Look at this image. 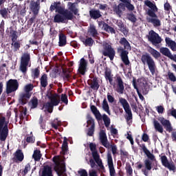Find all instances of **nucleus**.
I'll return each instance as SVG.
<instances>
[{"instance_id": "1", "label": "nucleus", "mask_w": 176, "mask_h": 176, "mask_svg": "<svg viewBox=\"0 0 176 176\" xmlns=\"http://www.w3.org/2000/svg\"><path fill=\"white\" fill-rule=\"evenodd\" d=\"M119 45L121 46L117 48V53L120 54V58L124 65H130V60L129 59V52L131 50L130 43L125 37H121L119 41Z\"/></svg>"}, {"instance_id": "2", "label": "nucleus", "mask_w": 176, "mask_h": 176, "mask_svg": "<svg viewBox=\"0 0 176 176\" xmlns=\"http://www.w3.org/2000/svg\"><path fill=\"white\" fill-rule=\"evenodd\" d=\"M89 148L92 153L93 157L89 159V164L91 166V168H94L96 164H98L100 170H102L103 171L105 170V166H104V164H102V160H101L98 152H97V146L96 145V144L90 143Z\"/></svg>"}, {"instance_id": "3", "label": "nucleus", "mask_w": 176, "mask_h": 176, "mask_svg": "<svg viewBox=\"0 0 176 176\" xmlns=\"http://www.w3.org/2000/svg\"><path fill=\"white\" fill-rule=\"evenodd\" d=\"M136 142L140 148H142L144 153H145V155H146L147 157L148 158L145 160L144 162L145 168L142 169L143 174L145 176H148V171H151V170H152V162L155 159V155L148 151V149L146 148V146H145V144H140V142H138V140H136Z\"/></svg>"}, {"instance_id": "4", "label": "nucleus", "mask_w": 176, "mask_h": 176, "mask_svg": "<svg viewBox=\"0 0 176 176\" xmlns=\"http://www.w3.org/2000/svg\"><path fill=\"white\" fill-rule=\"evenodd\" d=\"M140 60L143 65H148L151 74L155 75V72H156V63H155L153 58L148 53L146 52L142 55Z\"/></svg>"}, {"instance_id": "5", "label": "nucleus", "mask_w": 176, "mask_h": 176, "mask_svg": "<svg viewBox=\"0 0 176 176\" xmlns=\"http://www.w3.org/2000/svg\"><path fill=\"white\" fill-rule=\"evenodd\" d=\"M6 117L0 114V141H6L8 135H9V129L8 128Z\"/></svg>"}, {"instance_id": "6", "label": "nucleus", "mask_w": 176, "mask_h": 176, "mask_svg": "<svg viewBox=\"0 0 176 176\" xmlns=\"http://www.w3.org/2000/svg\"><path fill=\"white\" fill-rule=\"evenodd\" d=\"M34 89V85L29 84L27 85L25 87V93H23L20 95L19 101L21 104V105H25L27 102H28V100L30 98H31L32 94L30 93V91H32Z\"/></svg>"}, {"instance_id": "7", "label": "nucleus", "mask_w": 176, "mask_h": 176, "mask_svg": "<svg viewBox=\"0 0 176 176\" xmlns=\"http://www.w3.org/2000/svg\"><path fill=\"white\" fill-rule=\"evenodd\" d=\"M31 61V54L28 52H24L21 57V65H20V71L23 74H27L28 67Z\"/></svg>"}, {"instance_id": "8", "label": "nucleus", "mask_w": 176, "mask_h": 176, "mask_svg": "<svg viewBox=\"0 0 176 176\" xmlns=\"http://www.w3.org/2000/svg\"><path fill=\"white\" fill-rule=\"evenodd\" d=\"M102 54L104 56V57H109L111 61H113V58H115L116 52L115 51V49L112 47V45H111V44L106 43L103 45Z\"/></svg>"}, {"instance_id": "9", "label": "nucleus", "mask_w": 176, "mask_h": 176, "mask_svg": "<svg viewBox=\"0 0 176 176\" xmlns=\"http://www.w3.org/2000/svg\"><path fill=\"white\" fill-rule=\"evenodd\" d=\"M119 102L121 104L125 113L127 115L126 117V122H130V120L133 119V113L131 112V108H130L129 102H127V100L124 99V98H120Z\"/></svg>"}, {"instance_id": "10", "label": "nucleus", "mask_w": 176, "mask_h": 176, "mask_svg": "<svg viewBox=\"0 0 176 176\" xmlns=\"http://www.w3.org/2000/svg\"><path fill=\"white\" fill-rule=\"evenodd\" d=\"M112 83L115 84V87H116V91L120 94H123L124 93V82H123V78L119 74H116L114 76V81Z\"/></svg>"}, {"instance_id": "11", "label": "nucleus", "mask_w": 176, "mask_h": 176, "mask_svg": "<svg viewBox=\"0 0 176 176\" xmlns=\"http://www.w3.org/2000/svg\"><path fill=\"white\" fill-rule=\"evenodd\" d=\"M147 14L151 18L147 19L148 23H151L154 27H160L162 25V22L160 19H157V15L155 11L152 10H148Z\"/></svg>"}, {"instance_id": "12", "label": "nucleus", "mask_w": 176, "mask_h": 176, "mask_svg": "<svg viewBox=\"0 0 176 176\" xmlns=\"http://www.w3.org/2000/svg\"><path fill=\"white\" fill-rule=\"evenodd\" d=\"M19 89V81L16 79H10L6 82V93L10 94Z\"/></svg>"}, {"instance_id": "13", "label": "nucleus", "mask_w": 176, "mask_h": 176, "mask_svg": "<svg viewBox=\"0 0 176 176\" xmlns=\"http://www.w3.org/2000/svg\"><path fill=\"white\" fill-rule=\"evenodd\" d=\"M149 36H148V39L153 45L156 46V45H159V43H162V37L159 36L156 32L153 30H151L149 32Z\"/></svg>"}, {"instance_id": "14", "label": "nucleus", "mask_w": 176, "mask_h": 176, "mask_svg": "<svg viewBox=\"0 0 176 176\" xmlns=\"http://www.w3.org/2000/svg\"><path fill=\"white\" fill-rule=\"evenodd\" d=\"M56 12H58V14L64 16L67 20H74V14L68 10H65L61 7V6L56 10Z\"/></svg>"}, {"instance_id": "15", "label": "nucleus", "mask_w": 176, "mask_h": 176, "mask_svg": "<svg viewBox=\"0 0 176 176\" xmlns=\"http://www.w3.org/2000/svg\"><path fill=\"white\" fill-rule=\"evenodd\" d=\"M30 9L33 14L38 15L41 10V0L31 1L30 4Z\"/></svg>"}, {"instance_id": "16", "label": "nucleus", "mask_w": 176, "mask_h": 176, "mask_svg": "<svg viewBox=\"0 0 176 176\" xmlns=\"http://www.w3.org/2000/svg\"><path fill=\"white\" fill-rule=\"evenodd\" d=\"M161 162H162V166H164V167H166V168H168V170H170V171H175V164H174V162H168V160L167 159V156L166 155H163L161 157Z\"/></svg>"}, {"instance_id": "17", "label": "nucleus", "mask_w": 176, "mask_h": 176, "mask_svg": "<svg viewBox=\"0 0 176 176\" xmlns=\"http://www.w3.org/2000/svg\"><path fill=\"white\" fill-rule=\"evenodd\" d=\"M160 52L163 56L168 57V58H170V60H172V61H175V63H176V54L173 55V54H171V51H170V49L168 47H161L160 49Z\"/></svg>"}, {"instance_id": "18", "label": "nucleus", "mask_w": 176, "mask_h": 176, "mask_svg": "<svg viewBox=\"0 0 176 176\" xmlns=\"http://www.w3.org/2000/svg\"><path fill=\"white\" fill-rule=\"evenodd\" d=\"M60 101L61 100H50V102H46L43 107L47 111V112H49V113H52V112H53L54 107H57V105L60 104Z\"/></svg>"}, {"instance_id": "19", "label": "nucleus", "mask_w": 176, "mask_h": 176, "mask_svg": "<svg viewBox=\"0 0 176 176\" xmlns=\"http://www.w3.org/2000/svg\"><path fill=\"white\" fill-rule=\"evenodd\" d=\"M100 140L104 148H109V143L108 142V138L107 137V133L105 131L101 130L99 133Z\"/></svg>"}, {"instance_id": "20", "label": "nucleus", "mask_w": 176, "mask_h": 176, "mask_svg": "<svg viewBox=\"0 0 176 176\" xmlns=\"http://www.w3.org/2000/svg\"><path fill=\"white\" fill-rule=\"evenodd\" d=\"M87 69V61L85 58H82L80 60V64L78 67V72L80 75H85L86 71Z\"/></svg>"}, {"instance_id": "21", "label": "nucleus", "mask_w": 176, "mask_h": 176, "mask_svg": "<svg viewBox=\"0 0 176 176\" xmlns=\"http://www.w3.org/2000/svg\"><path fill=\"white\" fill-rule=\"evenodd\" d=\"M46 97H47V98L50 100V101H60L58 94H56L54 90L50 89H47Z\"/></svg>"}, {"instance_id": "22", "label": "nucleus", "mask_w": 176, "mask_h": 176, "mask_svg": "<svg viewBox=\"0 0 176 176\" xmlns=\"http://www.w3.org/2000/svg\"><path fill=\"white\" fill-rule=\"evenodd\" d=\"M54 170L57 173L58 176H67V173H65V171H67V169L65 168V165L56 164L54 166Z\"/></svg>"}, {"instance_id": "23", "label": "nucleus", "mask_w": 176, "mask_h": 176, "mask_svg": "<svg viewBox=\"0 0 176 176\" xmlns=\"http://www.w3.org/2000/svg\"><path fill=\"white\" fill-rule=\"evenodd\" d=\"M160 122L166 131H168V133H171V131H173V126H171L170 120H166L164 118H162L160 119Z\"/></svg>"}, {"instance_id": "24", "label": "nucleus", "mask_w": 176, "mask_h": 176, "mask_svg": "<svg viewBox=\"0 0 176 176\" xmlns=\"http://www.w3.org/2000/svg\"><path fill=\"white\" fill-rule=\"evenodd\" d=\"M116 25H118L119 31L122 32L125 36L129 34V28H127V26L122 21H117Z\"/></svg>"}, {"instance_id": "25", "label": "nucleus", "mask_w": 176, "mask_h": 176, "mask_svg": "<svg viewBox=\"0 0 176 176\" xmlns=\"http://www.w3.org/2000/svg\"><path fill=\"white\" fill-rule=\"evenodd\" d=\"M68 10L75 16H79V10L76 8V3H68Z\"/></svg>"}, {"instance_id": "26", "label": "nucleus", "mask_w": 176, "mask_h": 176, "mask_svg": "<svg viewBox=\"0 0 176 176\" xmlns=\"http://www.w3.org/2000/svg\"><path fill=\"white\" fill-rule=\"evenodd\" d=\"M40 176H53V170H52V167L49 165L44 166Z\"/></svg>"}, {"instance_id": "27", "label": "nucleus", "mask_w": 176, "mask_h": 176, "mask_svg": "<svg viewBox=\"0 0 176 176\" xmlns=\"http://www.w3.org/2000/svg\"><path fill=\"white\" fill-rule=\"evenodd\" d=\"M47 85H49V82L47 81V75L46 74H43L40 78L41 89H46V87H47Z\"/></svg>"}, {"instance_id": "28", "label": "nucleus", "mask_w": 176, "mask_h": 176, "mask_svg": "<svg viewBox=\"0 0 176 176\" xmlns=\"http://www.w3.org/2000/svg\"><path fill=\"white\" fill-rule=\"evenodd\" d=\"M88 85L92 90H96L97 91V90L100 89V84L98 83V78H97V77L91 80V82H89Z\"/></svg>"}, {"instance_id": "29", "label": "nucleus", "mask_w": 176, "mask_h": 176, "mask_svg": "<svg viewBox=\"0 0 176 176\" xmlns=\"http://www.w3.org/2000/svg\"><path fill=\"white\" fill-rule=\"evenodd\" d=\"M148 53L152 55V57L155 60H159L160 57H162V54L159 52V51L156 50L155 49L153 48L152 47H149L148 49Z\"/></svg>"}, {"instance_id": "30", "label": "nucleus", "mask_w": 176, "mask_h": 176, "mask_svg": "<svg viewBox=\"0 0 176 176\" xmlns=\"http://www.w3.org/2000/svg\"><path fill=\"white\" fill-rule=\"evenodd\" d=\"M165 42L168 46V47H170V49L172 50V52H176V43L175 41L171 40L170 37L165 38Z\"/></svg>"}, {"instance_id": "31", "label": "nucleus", "mask_w": 176, "mask_h": 176, "mask_svg": "<svg viewBox=\"0 0 176 176\" xmlns=\"http://www.w3.org/2000/svg\"><path fill=\"white\" fill-rule=\"evenodd\" d=\"M89 16L91 19H93L94 20H97V19H100V17L102 16L100 10H91L89 11Z\"/></svg>"}, {"instance_id": "32", "label": "nucleus", "mask_w": 176, "mask_h": 176, "mask_svg": "<svg viewBox=\"0 0 176 176\" xmlns=\"http://www.w3.org/2000/svg\"><path fill=\"white\" fill-rule=\"evenodd\" d=\"M91 111L92 113H94L97 120H101V119H102V116H101V113H100V111H98V109L95 105L91 106Z\"/></svg>"}, {"instance_id": "33", "label": "nucleus", "mask_w": 176, "mask_h": 176, "mask_svg": "<svg viewBox=\"0 0 176 176\" xmlns=\"http://www.w3.org/2000/svg\"><path fill=\"white\" fill-rule=\"evenodd\" d=\"M59 36V41H58V46L60 47H64L65 45H67V36L63 33H60L58 34Z\"/></svg>"}, {"instance_id": "34", "label": "nucleus", "mask_w": 176, "mask_h": 176, "mask_svg": "<svg viewBox=\"0 0 176 176\" xmlns=\"http://www.w3.org/2000/svg\"><path fill=\"white\" fill-rule=\"evenodd\" d=\"M104 78L106 80H109L110 85L115 87V83H113L112 81L113 78H112V72L111 70L106 69L104 72Z\"/></svg>"}, {"instance_id": "35", "label": "nucleus", "mask_w": 176, "mask_h": 176, "mask_svg": "<svg viewBox=\"0 0 176 176\" xmlns=\"http://www.w3.org/2000/svg\"><path fill=\"white\" fill-rule=\"evenodd\" d=\"M68 20L64 15H61L60 14H56L54 16V23H58V24H60V23H65V21Z\"/></svg>"}, {"instance_id": "36", "label": "nucleus", "mask_w": 176, "mask_h": 176, "mask_svg": "<svg viewBox=\"0 0 176 176\" xmlns=\"http://www.w3.org/2000/svg\"><path fill=\"white\" fill-rule=\"evenodd\" d=\"M88 32L91 35L92 38L97 39L98 38V32L96 29V25H90Z\"/></svg>"}, {"instance_id": "37", "label": "nucleus", "mask_w": 176, "mask_h": 176, "mask_svg": "<svg viewBox=\"0 0 176 176\" xmlns=\"http://www.w3.org/2000/svg\"><path fill=\"white\" fill-rule=\"evenodd\" d=\"M120 2L124 3V8H126L128 10L133 12L134 10L135 7L133 4H131V0H120Z\"/></svg>"}, {"instance_id": "38", "label": "nucleus", "mask_w": 176, "mask_h": 176, "mask_svg": "<svg viewBox=\"0 0 176 176\" xmlns=\"http://www.w3.org/2000/svg\"><path fill=\"white\" fill-rule=\"evenodd\" d=\"M83 45L85 46H89V47H91L94 45V40L91 37H87L86 38H82L81 40Z\"/></svg>"}, {"instance_id": "39", "label": "nucleus", "mask_w": 176, "mask_h": 176, "mask_svg": "<svg viewBox=\"0 0 176 176\" xmlns=\"http://www.w3.org/2000/svg\"><path fill=\"white\" fill-rule=\"evenodd\" d=\"M122 10H124V3H120L118 6L113 7V12L116 14H122Z\"/></svg>"}, {"instance_id": "40", "label": "nucleus", "mask_w": 176, "mask_h": 176, "mask_svg": "<svg viewBox=\"0 0 176 176\" xmlns=\"http://www.w3.org/2000/svg\"><path fill=\"white\" fill-rule=\"evenodd\" d=\"M14 156L18 162H23L24 160V153L21 149H18L14 153Z\"/></svg>"}, {"instance_id": "41", "label": "nucleus", "mask_w": 176, "mask_h": 176, "mask_svg": "<svg viewBox=\"0 0 176 176\" xmlns=\"http://www.w3.org/2000/svg\"><path fill=\"white\" fill-rule=\"evenodd\" d=\"M102 30H104L105 32H108V34H116L115 29L108 25V23H103Z\"/></svg>"}, {"instance_id": "42", "label": "nucleus", "mask_w": 176, "mask_h": 176, "mask_svg": "<svg viewBox=\"0 0 176 176\" xmlns=\"http://www.w3.org/2000/svg\"><path fill=\"white\" fill-rule=\"evenodd\" d=\"M42 157V153H41V150L36 149L34 151L32 158L36 162H39Z\"/></svg>"}, {"instance_id": "43", "label": "nucleus", "mask_w": 176, "mask_h": 176, "mask_svg": "<svg viewBox=\"0 0 176 176\" xmlns=\"http://www.w3.org/2000/svg\"><path fill=\"white\" fill-rule=\"evenodd\" d=\"M144 4L146 6H148V8H150V10H153L154 12L157 11V7H156V5L153 4L152 1L146 0L144 1Z\"/></svg>"}, {"instance_id": "44", "label": "nucleus", "mask_w": 176, "mask_h": 176, "mask_svg": "<svg viewBox=\"0 0 176 176\" xmlns=\"http://www.w3.org/2000/svg\"><path fill=\"white\" fill-rule=\"evenodd\" d=\"M0 14L3 19H9V9L8 8H2L0 10Z\"/></svg>"}, {"instance_id": "45", "label": "nucleus", "mask_w": 176, "mask_h": 176, "mask_svg": "<svg viewBox=\"0 0 176 176\" xmlns=\"http://www.w3.org/2000/svg\"><path fill=\"white\" fill-rule=\"evenodd\" d=\"M153 124L155 130L159 133H163V126L159 123V122L156 120H153Z\"/></svg>"}, {"instance_id": "46", "label": "nucleus", "mask_w": 176, "mask_h": 176, "mask_svg": "<svg viewBox=\"0 0 176 176\" xmlns=\"http://www.w3.org/2000/svg\"><path fill=\"white\" fill-rule=\"evenodd\" d=\"M102 108L108 115L111 116V111H109V104H108V102L107 101V99L104 98L103 100V103H102Z\"/></svg>"}, {"instance_id": "47", "label": "nucleus", "mask_w": 176, "mask_h": 176, "mask_svg": "<svg viewBox=\"0 0 176 176\" xmlns=\"http://www.w3.org/2000/svg\"><path fill=\"white\" fill-rule=\"evenodd\" d=\"M60 6H61V3L60 1L54 2L50 6V12H54V10L56 11Z\"/></svg>"}, {"instance_id": "48", "label": "nucleus", "mask_w": 176, "mask_h": 176, "mask_svg": "<svg viewBox=\"0 0 176 176\" xmlns=\"http://www.w3.org/2000/svg\"><path fill=\"white\" fill-rule=\"evenodd\" d=\"M102 119L103 120L105 127H109V125L111 124V118H109L107 114H103Z\"/></svg>"}, {"instance_id": "49", "label": "nucleus", "mask_w": 176, "mask_h": 176, "mask_svg": "<svg viewBox=\"0 0 176 176\" xmlns=\"http://www.w3.org/2000/svg\"><path fill=\"white\" fill-rule=\"evenodd\" d=\"M11 46L13 47V52H19L21 45L19 41H12Z\"/></svg>"}, {"instance_id": "50", "label": "nucleus", "mask_w": 176, "mask_h": 176, "mask_svg": "<svg viewBox=\"0 0 176 176\" xmlns=\"http://www.w3.org/2000/svg\"><path fill=\"white\" fill-rule=\"evenodd\" d=\"M39 75H41V70H39V67L35 68L32 71V76L34 79H38V78H39Z\"/></svg>"}, {"instance_id": "51", "label": "nucleus", "mask_w": 176, "mask_h": 176, "mask_svg": "<svg viewBox=\"0 0 176 176\" xmlns=\"http://www.w3.org/2000/svg\"><path fill=\"white\" fill-rule=\"evenodd\" d=\"M31 170V164L28 163L25 166L23 170L22 171L21 174L23 176H25L28 174V171Z\"/></svg>"}, {"instance_id": "52", "label": "nucleus", "mask_w": 176, "mask_h": 176, "mask_svg": "<svg viewBox=\"0 0 176 176\" xmlns=\"http://www.w3.org/2000/svg\"><path fill=\"white\" fill-rule=\"evenodd\" d=\"M10 34H11L12 38L11 41L12 42H16L17 41V31L11 30L10 32Z\"/></svg>"}, {"instance_id": "53", "label": "nucleus", "mask_w": 176, "mask_h": 176, "mask_svg": "<svg viewBox=\"0 0 176 176\" xmlns=\"http://www.w3.org/2000/svg\"><path fill=\"white\" fill-rule=\"evenodd\" d=\"M30 134V136L26 138L25 141L28 144H34L35 142V137L32 135V132H31Z\"/></svg>"}, {"instance_id": "54", "label": "nucleus", "mask_w": 176, "mask_h": 176, "mask_svg": "<svg viewBox=\"0 0 176 176\" xmlns=\"http://www.w3.org/2000/svg\"><path fill=\"white\" fill-rule=\"evenodd\" d=\"M107 164L109 167H113V160L111 153L107 154Z\"/></svg>"}, {"instance_id": "55", "label": "nucleus", "mask_w": 176, "mask_h": 176, "mask_svg": "<svg viewBox=\"0 0 176 176\" xmlns=\"http://www.w3.org/2000/svg\"><path fill=\"white\" fill-rule=\"evenodd\" d=\"M125 170H126V174L129 176H133V168L130 164H126L125 167Z\"/></svg>"}, {"instance_id": "56", "label": "nucleus", "mask_w": 176, "mask_h": 176, "mask_svg": "<svg viewBox=\"0 0 176 176\" xmlns=\"http://www.w3.org/2000/svg\"><path fill=\"white\" fill-rule=\"evenodd\" d=\"M87 127H89V126H90V124L91 126H94V127H96V124L94 123V119L93 118H91V116L87 117Z\"/></svg>"}, {"instance_id": "57", "label": "nucleus", "mask_w": 176, "mask_h": 176, "mask_svg": "<svg viewBox=\"0 0 176 176\" xmlns=\"http://www.w3.org/2000/svg\"><path fill=\"white\" fill-rule=\"evenodd\" d=\"M60 101L65 104V105H68V96L67 94H62L60 95Z\"/></svg>"}, {"instance_id": "58", "label": "nucleus", "mask_w": 176, "mask_h": 176, "mask_svg": "<svg viewBox=\"0 0 176 176\" xmlns=\"http://www.w3.org/2000/svg\"><path fill=\"white\" fill-rule=\"evenodd\" d=\"M94 129H96L94 125H91V127L88 129L87 135H89V137H93V135H94Z\"/></svg>"}, {"instance_id": "59", "label": "nucleus", "mask_w": 176, "mask_h": 176, "mask_svg": "<svg viewBox=\"0 0 176 176\" xmlns=\"http://www.w3.org/2000/svg\"><path fill=\"white\" fill-rule=\"evenodd\" d=\"M32 108H36L38 107V98L36 97H34L31 100Z\"/></svg>"}, {"instance_id": "60", "label": "nucleus", "mask_w": 176, "mask_h": 176, "mask_svg": "<svg viewBox=\"0 0 176 176\" xmlns=\"http://www.w3.org/2000/svg\"><path fill=\"white\" fill-rule=\"evenodd\" d=\"M168 79L171 82H176V77H175V75H174V73L168 72Z\"/></svg>"}, {"instance_id": "61", "label": "nucleus", "mask_w": 176, "mask_h": 176, "mask_svg": "<svg viewBox=\"0 0 176 176\" xmlns=\"http://www.w3.org/2000/svg\"><path fill=\"white\" fill-rule=\"evenodd\" d=\"M128 19L129 21H131V23H135L137 21V17H135V15H134V14H129L128 16Z\"/></svg>"}, {"instance_id": "62", "label": "nucleus", "mask_w": 176, "mask_h": 176, "mask_svg": "<svg viewBox=\"0 0 176 176\" xmlns=\"http://www.w3.org/2000/svg\"><path fill=\"white\" fill-rule=\"evenodd\" d=\"M110 176H116V170L114 166L109 167Z\"/></svg>"}, {"instance_id": "63", "label": "nucleus", "mask_w": 176, "mask_h": 176, "mask_svg": "<svg viewBox=\"0 0 176 176\" xmlns=\"http://www.w3.org/2000/svg\"><path fill=\"white\" fill-rule=\"evenodd\" d=\"M78 173L80 176H89V175L87 174V170H86L85 169H81L80 170H78Z\"/></svg>"}, {"instance_id": "64", "label": "nucleus", "mask_w": 176, "mask_h": 176, "mask_svg": "<svg viewBox=\"0 0 176 176\" xmlns=\"http://www.w3.org/2000/svg\"><path fill=\"white\" fill-rule=\"evenodd\" d=\"M89 176H98V175L97 174V170H96L94 169H91L89 170Z\"/></svg>"}]
</instances>
